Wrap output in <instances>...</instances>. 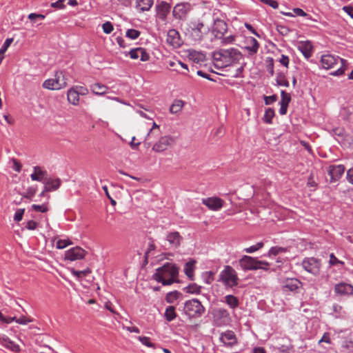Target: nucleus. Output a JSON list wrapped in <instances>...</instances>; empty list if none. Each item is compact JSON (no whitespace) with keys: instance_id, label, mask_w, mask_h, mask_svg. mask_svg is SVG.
Wrapping results in <instances>:
<instances>
[{"instance_id":"obj_1","label":"nucleus","mask_w":353,"mask_h":353,"mask_svg":"<svg viewBox=\"0 0 353 353\" xmlns=\"http://www.w3.org/2000/svg\"><path fill=\"white\" fill-rule=\"evenodd\" d=\"M178 273V268L174 265L166 263L162 267L157 269L153 278L163 285H170L175 281Z\"/></svg>"},{"instance_id":"obj_2","label":"nucleus","mask_w":353,"mask_h":353,"mask_svg":"<svg viewBox=\"0 0 353 353\" xmlns=\"http://www.w3.org/2000/svg\"><path fill=\"white\" fill-rule=\"evenodd\" d=\"M346 61L339 57L332 54H323L321 57V63L323 68L326 70L337 68L332 73L334 75H341L344 73Z\"/></svg>"},{"instance_id":"obj_3","label":"nucleus","mask_w":353,"mask_h":353,"mask_svg":"<svg viewBox=\"0 0 353 353\" xmlns=\"http://www.w3.org/2000/svg\"><path fill=\"white\" fill-rule=\"evenodd\" d=\"M241 58L242 54L236 48L222 49V68L234 66Z\"/></svg>"},{"instance_id":"obj_4","label":"nucleus","mask_w":353,"mask_h":353,"mask_svg":"<svg viewBox=\"0 0 353 353\" xmlns=\"http://www.w3.org/2000/svg\"><path fill=\"white\" fill-rule=\"evenodd\" d=\"M54 77L46 80L43 87L48 90H58L67 86V79L62 72H57Z\"/></svg>"},{"instance_id":"obj_5","label":"nucleus","mask_w":353,"mask_h":353,"mask_svg":"<svg viewBox=\"0 0 353 353\" xmlns=\"http://www.w3.org/2000/svg\"><path fill=\"white\" fill-rule=\"evenodd\" d=\"M184 312L189 318H196L201 316L204 312V307L197 299L187 301L184 305Z\"/></svg>"},{"instance_id":"obj_6","label":"nucleus","mask_w":353,"mask_h":353,"mask_svg":"<svg viewBox=\"0 0 353 353\" xmlns=\"http://www.w3.org/2000/svg\"><path fill=\"white\" fill-rule=\"evenodd\" d=\"M239 278L234 268L226 265L222 271V282L226 288H232L238 285Z\"/></svg>"},{"instance_id":"obj_7","label":"nucleus","mask_w":353,"mask_h":353,"mask_svg":"<svg viewBox=\"0 0 353 353\" xmlns=\"http://www.w3.org/2000/svg\"><path fill=\"white\" fill-rule=\"evenodd\" d=\"M175 143V138L170 135H165L160 137L152 146V150L156 152H163L169 147Z\"/></svg>"},{"instance_id":"obj_8","label":"nucleus","mask_w":353,"mask_h":353,"mask_svg":"<svg viewBox=\"0 0 353 353\" xmlns=\"http://www.w3.org/2000/svg\"><path fill=\"white\" fill-rule=\"evenodd\" d=\"M321 265V261L314 257L305 258L302 262L303 269L314 276L319 274Z\"/></svg>"},{"instance_id":"obj_9","label":"nucleus","mask_w":353,"mask_h":353,"mask_svg":"<svg viewBox=\"0 0 353 353\" xmlns=\"http://www.w3.org/2000/svg\"><path fill=\"white\" fill-rule=\"evenodd\" d=\"M160 133L161 130L159 125L153 121L152 127L150 128L147 134L144 137V144L147 145V147L151 145L152 141L160 135Z\"/></svg>"},{"instance_id":"obj_10","label":"nucleus","mask_w":353,"mask_h":353,"mask_svg":"<svg viewBox=\"0 0 353 353\" xmlns=\"http://www.w3.org/2000/svg\"><path fill=\"white\" fill-rule=\"evenodd\" d=\"M345 167L343 165H331L327 169V174L330 176V183L338 181L345 172Z\"/></svg>"},{"instance_id":"obj_11","label":"nucleus","mask_w":353,"mask_h":353,"mask_svg":"<svg viewBox=\"0 0 353 353\" xmlns=\"http://www.w3.org/2000/svg\"><path fill=\"white\" fill-rule=\"evenodd\" d=\"M256 258H254L248 255L242 256L239 263L241 268L244 270H256Z\"/></svg>"},{"instance_id":"obj_12","label":"nucleus","mask_w":353,"mask_h":353,"mask_svg":"<svg viewBox=\"0 0 353 353\" xmlns=\"http://www.w3.org/2000/svg\"><path fill=\"white\" fill-rule=\"evenodd\" d=\"M85 253L81 248L74 247L65 252V258L70 261L80 260L85 257Z\"/></svg>"},{"instance_id":"obj_13","label":"nucleus","mask_w":353,"mask_h":353,"mask_svg":"<svg viewBox=\"0 0 353 353\" xmlns=\"http://www.w3.org/2000/svg\"><path fill=\"white\" fill-rule=\"evenodd\" d=\"M334 290V292L339 296H351L353 294V286L345 282L336 284Z\"/></svg>"},{"instance_id":"obj_14","label":"nucleus","mask_w":353,"mask_h":353,"mask_svg":"<svg viewBox=\"0 0 353 353\" xmlns=\"http://www.w3.org/2000/svg\"><path fill=\"white\" fill-rule=\"evenodd\" d=\"M301 285V282L295 278L286 279L282 283V288L284 291L294 292Z\"/></svg>"},{"instance_id":"obj_15","label":"nucleus","mask_w":353,"mask_h":353,"mask_svg":"<svg viewBox=\"0 0 353 353\" xmlns=\"http://www.w3.org/2000/svg\"><path fill=\"white\" fill-rule=\"evenodd\" d=\"M222 343L225 346L232 347L237 345L238 341L233 331L228 330L222 333Z\"/></svg>"},{"instance_id":"obj_16","label":"nucleus","mask_w":353,"mask_h":353,"mask_svg":"<svg viewBox=\"0 0 353 353\" xmlns=\"http://www.w3.org/2000/svg\"><path fill=\"white\" fill-rule=\"evenodd\" d=\"M129 55L131 59H137L140 58L142 61H147L150 59L149 54L146 52V50L143 48H137L134 49H132L129 52Z\"/></svg>"},{"instance_id":"obj_17","label":"nucleus","mask_w":353,"mask_h":353,"mask_svg":"<svg viewBox=\"0 0 353 353\" xmlns=\"http://www.w3.org/2000/svg\"><path fill=\"white\" fill-rule=\"evenodd\" d=\"M167 41L174 48L179 47L181 44L179 33L176 30H170L167 34Z\"/></svg>"},{"instance_id":"obj_18","label":"nucleus","mask_w":353,"mask_h":353,"mask_svg":"<svg viewBox=\"0 0 353 353\" xmlns=\"http://www.w3.org/2000/svg\"><path fill=\"white\" fill-rule=\"evenodd\" d=\"M202 203L210 210L216 211L221 208V199L217 197L203 199Z\"/></svg>"},{"instance_id":"obj_19","label":"nucleus","mask_w":353,"mask_h":353,"mask_svg":"<svg viewBox=\"0 0 353 353\" xmlns=\"http://www.w3.org/2000/svg\"><path fill=\"white\" fill-rule=\"evenodd\" d=\"M0 344L14 352H18L20 351L19 345L16 344L5 335L0 336Z\"/></svg>"},{"instance_id":"obj_20","label":"nucleus","mask_w":353,"mask_h":353,"mask_svg":"<svg viewBox=\"0 0 353 353\" xmlns=\"http://www.w3.org/2000/svg\"><path fill=\"white\" fill-rule=\"evenodd\" d=\"M170 5L166 1H161L157 6V16L161 20H165L168 14L170 12Z\"/></svg>"},{"instance_id":"obj_21","label":"nucleus","mask_w":353,"mask_h":353,"mask_svg":"<svg viewBox=\"0 0 353 353\" xmlns=\"http://www.w3.org/2000/svg\"><path fill=\"white\" fill-rule=\"evenodd\" d=\"M166 239L172 248H176L180 245L182 237L178 232H173L168 234Z\"/></svg>"},{"instance_id":"obj_22","label":"nucleus","mask_w":353,"mask_h":353,"mask_svg":"<svg viewBox=\"0 0 353 353\" xmlns=\"http://www.w3.org/2000/svg\"><path fill=\"white\" fill-rule=\"evenodd\" d=\"M45 185V191L57 190L61 185V180L59 179H48L43 181Z\"/></svg>"},{"instance_id":"obj_23","label":"nucleus","mask_w":353,"mask_h":353,"mask_svg":"<svg viewBox=\"0 0 353 353\" xmlns=\"http://www.w3.org/2000/svg\"><path fill=\"white\" fill-rule=\"evenodd\" d=\"M298 49L305 58L308 59L312 56V45L310 41L301 42L298 46Z\"/></svg>"},{"instance_id":"obj_24","label":"nucleus","mask_w":353,"mask_h":353,"mask_svg":"<svg viewBox=\"0 0 353 353\" xmlns=\"http://www.w3.org/2000/svg\"><path fill=\"white\" fill-rule=\"evenodd\" d=\"M90 90L96 95H103L109 90V88L101 83H95L90 85Z\"/></svg>"},{"instance_id":"obj_25","label":"nucleus","mask_w":353,"mask_h":353,"mask_svg":"<svg viewBox=\"0 0 353 353\" xmlns=\"http://www.w3.org/2000/svg\"><path fill=\"white\" fill-rule=\"evenodd\" d=\"M248 43L249 44L245 47V49L248 51L250 55H253L256 54L259 48V43L257 40L253 37H251L248 40Z\"/></svg>"},{"instance_id":"obj_26","label":"nucleus","mask_w":353,"mask_h":353,"mask_svg":"<svg viewBox=\"0 0 353 353\" xmlns=\"http://www.w3.org/2000/svg\"><path fill=\"white\" fill-rule=\"evenodd\" d=\"M188 57L192 61L196 63L203 62L205 59L204 54L197 52L196 50H191L189 52Z\"/></svg>"},{"instance_id":"obj_27","label":"nucleus","mask_w":353,"mask_h":353,"mask_svg":"<svg viewBox=\"0 0 353 353\" xmlns=\"http://www.w3.org/2000/svg\"><path fill=\"white\" fill-rule=\"evenodd\" d=\"M137 8L141 12L148 11L153 5V0H137Z\"/></svg>"},{"instance_id":"obj_28","label":"nucleus","mask_w":353,"mask_h":353,"mask_svg":"<svg viewBox=\"0 0 353 353\" xmlns=\"http://www.w3.org/2000/svg\"><path fill=\"white\" fill-rule=\"evenodd\" d=\"M46 174V171L42 170L39 166H34V172L31 174L30 178L32 181H43V179Z\"/></svg>"},{"instance_id":"obj_29","label":"nucleus","mask_w":353,"mask_h":353,"mask_svg":"<svg viewBox=\"0 0 353 353\" xmlns=\"http://www.w3.org/2000/svg\"><path fill=\"white\" fill-rule=\"evenodd\" d=\"M184 105L185 102L183 100L175 99L170 108V112L172 114H178L182 110Z\"/></svg>"},{"instance_id":"obj_30","label":"nucleus","mask_w":353,"mask_h":353,"mask_svg":"<svg viewBox=\"0 0 353 353\" xmlns=\"http://www.w3.org/2000/svg\"><path fill=\"white\" fill-rule=\"evenodd\" d=\"M68 101L74 105H77L79 101V94L74 88L68 91Z\"/></svg>"},{"instance_id":"obj_31","label":"nucleus","mask_w":353,"mask_h":353,"mask_svg":"<svg viewBox=\"0 0 353 353\" xmlns=\"http://www.w3.org/2000/svg\"><path fill=\"white\" fill-rule=\"evenodd\" d=\"M164 316L168 321H173L176 316L175 307L174 306L168 307L165 309Z\"/></svg>"},{"instance_id":"obj_32","label":"nucleus","mask_w":353,"mask_h":353,"mask_svg":"<svg viewBox=\"0 0 353 353\" xmlns=\"http://www.w3.org/2000/svg\"><path fill=\"white\" fill-rule=\"evenodd\" d=\"M225 302L232 308L234 309L239 305L238 299L233 295H227L225 297Z\"/></svg>"},{"instance_id":"obj_33","label":"nucleus","mask_w":353,"mask_h":353,"mask_svg":"<svg viewBox=\"0 0 353 353\" xmlns=\"http://www.w3.org/2000/svg\"><path fill=\"white\" fill-rule=\"evenodd\" d=\"M194 261H191L185 263L184 271L188 277L190 279H193L194 276Z\"/></svg>"},{"instance_id":"obj_34","label":"nucleus","mask_w":353,"mask_h":353,"mask_svg":"<svg viewBox=\"0 0 353 353\" xmlns=\"http://www.w3.org/2000/svg\"><path fill=\"white\" fill-rule=\"evenodd\" d=\"M274 115V110L272 108H269L265 110L263 120L265 123L271 124Z\"/></svg>"},{"instance_id":"obj_35","label":"nucleus","mask_w":353,"mask_h":353,"mask_svg":"<svg viewBox=\"0 0 353 353\" xmlns=\"http://www.w3.org/2000/svg\"><path fill=\"white\" fill-rule=\"evenodd\" d=\"M185 6L183 4H177L173 10V15L177 18L181 19L183 14H185Z\"/></svg>"},{"instance_id":"obj_36","label":"nucleus","mask_w":353,"mask_h":353,"mask_svg":"<svg viewBox=\"0 0 353 353\" xmlns=\"http://www.w3.org/2000/svg\"><path fill=\"white\" fill-rule=\"evenodd\" d=\"M288 251V249L286 248L283 247H279V246H274L270 248L268 253V256H276L281 253H285Z\"/></svg>"},{"instance_id":"obj_37","label":"nucleus","mask_w":353,"mask_h":353,"mask_svg":"<svg viewBox=\"0 0 353 353\" xmlns=\"http://www.w3.org/2000/svg\"><path fill=\"white\" fill-rule=\"evenodd\" d=\"M181 295V294L178 291L170 292L167 294L165 301L169 303H173Z\"/></svg>"},{"instance_id":"obj_38","label":"nucleus","mask_w":353,"mask_h":353,"mask_svg":"<svg viewBox=\"0 0 353 353\" xmlns=\"http://www.w3.org/2000/svg\"><path fill=\"white\" fill-rule=\"evenodd\" d=\"M234 66L232 67V68L228 70V71L230 72L229 74H223L222 73V76H228V77H238L240 76V74H241L242 71H243V68L242 67H237L234 69H233Z\"/></svg>"},{"instance_id":"obj_39","label":"nucleus","mask_w":353,"mask_h":353,"mask_svg":"<svg viewBox=\"0 0 353 353\" xmlns=\"http://www.w3.org/2000/svg\"><path fill=\"white\" fill-rule=\"evenodd\" d=\"M71 272L74 276H75L78 279H79L83 276L88 275L90 273H91V270L90 268H87L84 270H81V271L76 270L74 269H72Z\"/></svg>"},{"instance_id":"obj_40","label":"nucleus","mask_w":353,"mask_h":353,"mask_svg":"<svg viewBox=\"0 0 353 353\" xmlns=\"http://www.w3.org/2000/svg\"><path fill=\"white\" fill-rule=\"evenodd\" d=\"M228 31V28L225 30L224 32H222V44H230L232 43L235 41V35L230 34L225 36V33Z\"/></svg>"},{"instance_id":"obj_41","label":"nucleus","mask_w":353,"mask_h":353,"mask_svg":"<svg viewBox=\"0 0 353 353\" xmlns=\"http://www.w3.org/2000/svg\"><path fill=\"white\" fill-rule=\"evenodd\" d=\"M276 83H277V84L279 85L284 86V87H288L289 86L288 81L285 78V76L283 74H282V73L278 74V75L276 76Z\"/></svg>"},{"instance_id":"obj_42","label":"nucleus","mask_w":353,"mask_h":353,"mask_svg":"<svg viewBox=\"0 0 353 353\" xmlns=\"http://www.w3.org/2000/svg\"><path fill=\"white\" fill-rule=\"evenodd\" d=\"M281 99L279 104L288 105L289 103L291 101V97H290V94L287 93L284 90H282L281 92Z\"/></svg>"},{"instance_id":"obj_43","label":"nucleus","mask_w":353,"mask_h":353,"mask_svg":"<svg viewBox=\"0 0 353 353\" xmlns=\"http://www.w3.org/2000/svg\"><path fill=\"white\" fill-rule=\"evenodd\" d=\"M72 244V242L70 239H59L57 241L56 248L57 249H63Z\"/></svg>"},{"instance_id":"obj_44","label":"nucleus","mask_w":353,"mask_h":353,"mask_svg":"<svg viewBox=\"0 0 353 353\" xmlns=\"http://www.w3.org/2000/svg\"><path fill=\"white\" fill-rule=\"evenodd\" d=\"M264 244L263 242H259L256 244L252 245L249 248H245L244 251L247 253H253L263 247Z\"/></svg>"},{"instance_id":"obj_45","label":"nucleus","mask_w":353,"mask_h":353,"mask_svg":"<svg viewBox=\"0 0 353 353\" xmlns=\"http://www.w3.org/2000/svg\"><path fill=\"white\" fill-rule=\"evenodd\" d=\"M139 339V341L144 345L148 347H152V348H154L155 347V345L154 343H152V342H150V339L149 337L148 336H138L137 338Z\"/></svg>"},{"instance_id":"obj_46","label":"nucleus","mask_w":353,"mask_h":353,"mask_svg":"<svg viewBox=\"0 0 353 353\" xmlns=\"http://www.w3.org/2000/svg\"><path fill=\"white\" fill-rule=\"evenodd\" d=\"M140 35V32L135 29H129L126 32V37L131 39H136Z\"/></svg>"},{"instance_id":"obj_47","label":"nucleus","mask_w":353,"mask_h":353,"mask_svg":"<svg viewBox=\"0 0 353 353\" xmlns=\"http://www.w3.org/2000/svg\"><path fill=\"white\" fill-rule=\"evenodd\" d=\"M270 263L265 261H256V270H268L269 269Z\"/></svg>"},{"instance_id":"obj_48","label":"nucleus","mask_w":353,"mask_h":353,"mask_svg":"<svg viewBox=\"0 0 353 353\" xmlns=\"http://www.w3.org/2000/svg\"><path fill=\"white\" fill-rule=\"evenodd\" d=\"M201 290V287L196 284H191L187 287V292L192 294H199Z\"/></svg>"},{"instance_id":"obj_49","label":"nucleus","mask_w":353,"mask_h":353,"mask_svg":"<svg viewBox=\"0 0 353 353\" xmlns=\"http://www.w3.org/2000/svg\"><path fill=\"white\" fill-rule=\"evenodd\" d=\"M32 208L36 211V212H46L48 210V208L47 205L42 204V205H36L33 204L32 205Z\"/></svg>"},{"instance_id":"obj_50","label":"nucleus","mask_w":353,"mask_h":353,"mask_svg":"<svg viewBox=\"0 0 353 353\" xmlns=\"http://www.w3.org/2000/svg\"><path fill=\"white\" fill-rule=\"evenodd\" d=\"M329 263L331 265H344V262L342 261L339 260L335 255L333 253H331L330 254V261Z\"/></svg>"},{"instance_id":"obj_51","label":"nucleus","mask_w":353,"mask_h":353,"mask_svg":"<svg viewBox=\"0 0 353 353\" xmlns=\"http://www.w3.org/2000/svg\"><path fill=\"white\" fill-rule=\"evenodd\" d=\"M13 41V39L12 38H9V39H7L3 45L2 46V47L0 49V54H3L6 50L7 49L9 48V46L11 45V43H12Z\"/></svg>"},{"instance_id":"obj_52","label":"nucleus","mask_w":353,"mask_h":353,"mask_svg":"<svg viewBox=\"0 0 353 353\" xmlns=\"http://www.w3.org/2000/svg\"><path fill=\"white\" fill-rule=\"evenodd\" d=\"M292 349V345L291 344L281 345L279 347H278L279 351L282 353H290Z\"/></svg>"},{"instance_id":"obj_53","label":"nucleus","mask_w":353,"mask_h":353,"mask_svg":"<svg viewBox=\"0 0 353 353\" xmlns=\"http://www.w3.org/2000/svg\"><path fill=\"white\" fill-rule=\"evenodd\" d=\"M37 189L35 187H29L24 195V197L28 199H32L36 194Z\"/></svg>"},{"instance_id":"obj_54","label":"nucleus","mask_w":353,"mask_h":353,"mask_svg":"<svg viewBox=\"0 0 353 353\" xmlns=\"http://www.w3.org/2000/svg\"><path fill=\"white\" fill-rule=\"evenodd\" d=\"M102 28L105 34H110L113 30V26L110 22L108 21L103 24Z\"/></svg>"},{"instance_id":"obj_55","label":"nucleus","mask_w":353,"mask_h":353,"mask_svg":"<svg viewBox=\"0 0 353 353\" xmlns=\"http://www.w3.org/2000/svg\"><path fill=\"white\" fill-rule=\"evenodd\" d=\"M24 211V209H18L14 214V220L17 222L21 221L23 219Z\"/></svg>"},{"instance_id":"obj_56","label":"nucleus","mask_w":353,"mask_h":353,"mask_svg":"<svg viewBox=\"0 0 353 353\" xmlns=\"http://www.w3.org/2000/svg\"><path fill=\"white\" fill-rule=\"evenodd\" d=\"M28 19L32 21H35L36 19L43 20L45 19V15L41 14L31 13L28 15Z\"/></svg>"},{"instance_id":"obj_57","label":"nucleus","mask_w":353,"mask_h":353,"mask_svg":"<svg viewBox=\"0 0 353 353\" xmlns=\"http://www.w3.org/2000/svg\"><path fill=\"white\" fill-rule=\"evenodd\" d=\"M79 95H86L88 93L87 88L83 86H75L73 87Z\"/></svg>"},{"instance_id":"obj_58","label":"nucleus","mask_w":353,"mask_h":353,"mask_svg":"<svg viewBox=\"0 0 353 353\" xmlns=\"http://www.w3.org/2000/svg\"><path fill=\"white\" fill-rule=\"evenodd\" d=\"M276 100H277V97H276V95H274V94L272 95V96H269V97H267V96L264 97V101H265V105H270V104L273 103L274 102H275Z\"/></svg>"},{"instance_id":"obj_59","label":"nucleus","mask_w":353,"mask_h":353,"mask_svg":"<svg viewBox=\"0 0 353 353\" xmlns=\"http://www.w3.org/2000/svg\"><path fill=\"white\" fill-rule=\"evenodd\" d=\"M12 161L13 163V170H14L17 172H19L22 168L21 163L16 159H12Z\"/></svg>"},{"instance_id":"obj_60","label":"nucleus","mask_w":353,"mask_h":353,"mask_svg":"<svg viewBox=\"0 0 353 353\" xmlns=\"http://www.w3.org/2000/svg\"><path fill=\"white\" fill-rule=\"evenodd\" d=\"M65 0H58L56 2L51 3V7L58 9H62L65 8L64 5Z\"/></svg>"},{"instance_id":"obj_61","label":"nucleus","mask_w":353,"mask_h":353,"mask_svg":"<svg viewBox=\"0 0 353 353\" xmlns=\"http://www.w3.org/2000/svg\"><path fill=\"white\" fill-rule=\"evenodd\" d=\"M261 1L274 9L277 8L279 6L278 2L275 0H261Z\"/></svg>"},{"instance_id":"obj_62","label":"nucleus","mask_w":353,"mask_h":353,"mask_svg":"<svg viewBox=\"0 0 353 353\" xmlns=\"http://www.w3.org/2000/svg\"><path fill=\"white\" fill-rule=\"evenodd\" d=\"M197 74L200 77H202L205 79H207L210 81H216V79H214V78H212L211 77V75L201 71V70H198L197 71Z\"/></svg>"},{"instance_id":"obj_63","label":"nucleus","mask_w":353,"mask_h":353,"mask_svg":"<svg viewBox=\"0 0 353 353\" xmlns=\"http://www.w3.org/2000/svg\"><path fill=\"white\" fill-rule=\"evenodd\" d=\"M323 342L328 343V344L331 343V340H330V334L329 333L326 332V333H325L323 334L322 338L319 341V344H321Z\"/></svg>"},{"instance_id":"obj_64","label":"nucleus","mask_w":353,"mask_h":353,"mask_svg":"<svg viewBox=\"0 0 353 353\" xmlns=\"http://www.w3.org/2000/svg\"><path fill=\"white\" fill-rule=\"evenodd\" d=\"M38 223L34 221L30 220L27 222L26 228L30 230H35L37 227Z\"/></svg>"}]
</instances>
